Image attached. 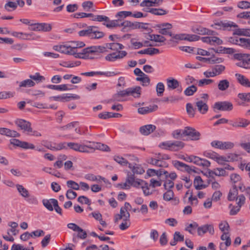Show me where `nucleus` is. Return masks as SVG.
Here are the masks:
<instances>
[{
	"label": "nucleus",
	"mask_w": 250,
	"mask_h": 250,
	"mask_svg": "<svg viewBox=\"0 0 250 250\" xmlns=\"http://www.w3.org/2000/svg\"><path fill=\"white\" fill-rule=\"evenodd\" d=\"M167 191L163 194V199L168 201L172 200L174 197V193L171 189H167Z\"/></svg>",
	"instance_id": "48"
},
{
	"label": "nucleus",
	"mask_w": 250,
	"mask_h": 250,
	"mask_svg": "<svg viewBox=\"0 0 250 250\" xmlns=\"http://www.w3.org/2000/svg\"><path fill=\"white\" fill-rule=\"evenodd\" d=\"M92 146L89 148L91 149H99L102 151H109L110 148L106 145L98 142H92Z\"/></svg>",
	"instance_id": "20"
},
{
	"label": "nucleus",
	"mask_w": 250,
	"mask_h": 250,
	"mask_svg": "<svg viewBox=\"0 0 250 250\" xmlns=\"http://www.w3.org/2000/svg\"><path fill=\"white\" fill-rule=\"evenodd\" d=\"M229 86V82L227 79L222 80L218 82V88L220 91H225Z\"/></svg>",
	"instance_id": "31"
},
{
	"label": "nucleus",
	"mask_w": 250,
	"mask_h": 250,
	"mask_svg": "<svg viewBox=\"0 0 250 250\" xmlns=\"http://www.w3.org/2000/svg\"><path fill=\"white\" fill-rule=\"evenodd\" d=\"M114 160L117 163L123 166H126L128 164H129L125 159L119 156H115L114 157Z\"/></svg>",
	"instance_id": "47"
},
{
	"label": "nucleus",
	"mask_w": 250,
	"mask_h": 250,
	"mask_svg": "<svg viewBox=\"0 0 250 250\" xmlns=\"http://www.w3.org/2000/svg\"><path fill=\"white\" fill-rule=\"evenodd\" d=\"M85 46V44L83 42H71V47L72 52L75 54L73 56L76 58L83 59H93V57L92 55L96 53L97 51H101V47H97V46H91L83 49L82 52L77 53V49L82 48Z\"/></svg>",
	"instance_id": "1"
},
{
	"label": "nucleus",
	"mask_w": 250,
	"mask_h": 250,
	"mask_svg": "<svg viewBox=\"0 0 250 250\" xmlns=\"http://www.w3.org/2000/svg\"><path fill=\"white\" fill-rule=\"evenodd\" d=\"M172 135L174 138L179 139L185 136V133H184V130L177 129L173 131Z\"/></svg>",
	"instance_id": "51"
},
{
	"label": "nucleus",
	"mask_w": 250,
	"mask_h": 250,
	"mask_svg": "<svg viewBox=\"0 0 250 250\" xmlns=\"http://www.w3.org/2000/svg\"><path fill=\"white\" fill-rule=\"evenodd\" d=\"M162 172V177L161 180H164V179H167L168 178H170L171 180H174L177 177L176 173L174 172L169 173L164 169Z\"/></svg>",
	"instance_id": "29"
},
{
	"label": "nucleus",
	"mask_w": 250,
	"mask_h": 250,
	"mask_svg": "<svg viewBox=\"0 0 250 250\" xmlns=\"http://www.w3.org/2000/svg\"><path fill=\"white\" fill-rule=\"evenodd\" d=\"M185 136H188L189 138L192 141H197L200 139L201 134L195 128L187 126L184 129Z\"/></svg>",
	"instance_id": "6"
},
{
	"label": "nucleus",
	"mask_w": 250,
	"mask_h": 250,
	"mask_svg": "<svg viewBox=\"0 0 250 250\" xmlns=\"http://www.w3.org/2000/svg\"><path fill=\"white\" fill-rule=\"evenodd\" d=\"M238 97L242 101L250 103V92L239 93Z\"/></svg>",
	"instance_id": "53"
},
{
	"label": "nucleus",
	"mask_w": 250,
	"mask_h": 250,
	"mask_svg": "<svg viewBox=\"0 0 250 250\" xmlns=\"http://www.w3.org/2000/svg\"><path fill=\"white\" fill-rule=\"evenodd\" d=\"M148 163L152 165L156 166L159 167H162L163 166L162 164L163 162L158 159L151 158L149 159Z\"/></svg>",
	"instance_id": "52"
},
{
	"label": "nucleus",
	"mask_w": 250,
	"mask_h": 250,
	"mask_svg": "<svg viewBox=\"0 0 250 250\" xmlns=\"http://www.w3.org/2000/svg\"><path fill=\"white\" fill-rule=\"evenodd\" d=\"M67 227L75 231H78L77 237L80 239H84L87 237L86 232L75 223H69Z\"/></svg>",
	"instance_id": "10"
},
{
	"label": "nucleus",
	"mask_w": 250,
	"mask_h": 250,
	"mask_svg": "<svg viewBox=\"0 0 250 250\" xmlns=\"http://www.w3.org/2000/svg\"><path fill=\"white\" fill-rule=\"evenodd\" d=\"M235 76L237 82L243 86L250 87V81L244 75L239 73H236Z\"/></svg>",
	"instance_id": "17"
},
{
	"label": "nucleus",
	"mask_w": 250,
	"mask_h": 250,
	"mask_svg": "<svg viewBox=\"0 0 250 250\" xmlns=\"http://www.w3.org/2000/svg\"><path fill=\"white\" fill-rule=\"evenodd\" d=\"M203 42L208 43L210 45H221L223 43V41L217 37H204L201 38Z\"/></svg>",
	"instance_id": "13"
},
{
	"label": "nucleus",
	"mask_w": 250,
	"mask_h": 250,
	"mask_svg": "<svg viewBox=\"0 0 250 250\" xmlns=\"http://www.w3.org/2000/svg\"><path fill=\"white\" fill-rule=\"evenodd\" d=\"M121 21V19H118L116 20H112L107 21L106 23H104V25H105L108 28H113L117 26H120V23Z\"/></svg>",
	"instance_id": "38"
},
{
	"label": "nucleus",
	"mask_w": 250,
	"mask_h": 250,
	"mask_svg": "<svg viewBox=\"0 0 250 250\" xmlns=\"http://www.w3.org/2000/svg\"><path fill=\"white\" fill-rule=\"evenodd\" d=\"M16 125L21 129L24 131H31V124L30 122H27L22 119L17 120L15 122Z\"/></svg>",
	"instance_id": "15"
},
{
	"label": "nucleus",
	"mask_w": 250,
	"mask_h": 250,
	"mask_svg": "<svg viewBox=\"0 0 250 250\" xmlns=\"http://www.w3.org/2000/svg\"><path fill=\"white\" fill-rule=\"evenodd\" d=\"M221 239L223 241H226L225 245L226 246H229L230 245L231 241L230 238V235L229 234V232H224L221 235Z\"/></svg>",
	"instance_id": "45"
},
{
	"label": "nucleus",
	"mask_w": 250,
	"mask_h": 250,
	"mask_svg": "<svg viewBox=\"0 0 250 250\" xmlns=\"http://www.w3.org/2000/svg\"><path fill=\"white\" fill-rule=\"evenodd\" d=\"M216 76L221 75L226 69L225 66L222 64H217L213 66L211 68Z\"/></svg>",
	"instance_id": "32"
},
{
	"label": "nucleus",
	"mask_w": 250,
	"mask_h": 250,
	"mask_svg": "<svg viewBox=\"0 0 250 250\" xmlns=\"http://www.w3.org/2000/svg\"><path fill=\"white\" fill-rule=\"evenodd\" d=\"M196 105L197 107L198 111L203 114L206 113L208 109V106L207 104L202 101V100H200L197 101L196 103Z\"/></svg>",
	"instance_id": "22"
},
{
	"label": "nucleus",
	"mask_w": 250,
	"mask_h": 250,
	"mask_svg": "<svg viewBox=\"0 0 250 250\" xmlns=\"http://www.w3.org/2000/svg\"><path fill=\"white\" fill-rule=\"evenodd\" d=\"M158 108L157 105H150L149 106L140 107L138 109V112L141 114H146L155 111Z\"/></svg>",
	"instance_id": "21"
},
{
	"label": "nucleus",
	"mask_w": 250,
	"mask_h": 250,
	"mask_svg": "<svg viewBox=\"0 0 250 250\" xmlns=\"http://www.w3.org/2000/svg\"><path fill=\"white\" fill-rule=\"evenodd\" d=\"M230 42L239 45L241 47L250 50V39L244 38L230 37L229 39Z\"/></svg>",
	"instance_id": "5"
},
{
	"label": "nucleus",
	"mask_w": 250,
	"mask_h": 250,
	"mask_svg": "<svg viewBox=\"0 0 250 250\" xmlns=\"http://www.w3.org/2000/svg\"><path fill=\"white\" fill-rule=\"evenodd\" d=\"M173 164L176 168L180 170H183L185 167H188V165L179 161H173Z\"/></svg>",
	"instance_id": "49"
},
{
	"label": "nucleus",
	"mask_w": 250,
	"mask_h": 250,
	"mask_svg": "<svg viewBox=\"0 0 250 250\" xmlns=\"http://www.w3.org/2000/svg\"><path fill=\"white\" fill-rule=\"evenodd\" d=\"M97 29V27L93 26L91 39H100L104 36V34L102 32L98 31Z\"/></svg>",
	"instance_id": "37"
},
{
	"label": "nucleus",
	"mask_w": 250,
	"mask_h": 250,
	"mask_svg": "<svg viewBox=\"0 0 250 250\" xmlns=\"http://www.w3.org/2000/svg\"><path fill=\"white\" fill-rule=\"evenodd\" d=\"M126 181L129 184L135 188H139L140 186L142 185L141 187L142 189H148V183L140 179H135V177L133 174H131L130 173L127 174L126 176Z\"/></svg>",
	"instance_id": "3"
},
{
	"label": "nucleus",
	"mask_w": 250,
	"mask_h": 250,
	"mask_svg": "<svg viewBox=\"0 0 250 250\" xmlns=\"http://www.w3.org/2000/svg\"><path fill=\"white\" fill-rule=\"evenodd\" d=\"M141 87L137 86L135 87L128 88L125 90L120 91L114 95L113 100L114 101H116L118 102L122 101V100L120 99V97L129 95H132L134 98H139L140 97L141 95Z\"/></svg>",
	"instance_id": "2"
},
{
	"label": "nucleus",
	"mask_w": 250,
	"mask_h": 250,
	"mask_svg": "<svg viewBox=\"0 0 250 250\" xmlns=\"http://www.w3.org/2000/svg\"><path fill=\"white\" fill-rule=\"evenodd\" d=\"M128 167L131 169L132 173L130 171H128L127 174L130 173L131 174H133L135 176V174H142L145 172V170L140 165L135 164V165L132 166V164H129Z\"/></svg>",
	"instance_id": "19"
},
{
	"label": "nucleus",
	"mask_w": 250,
	"mask_h": 250,
	"mask_svg": "<svg viewBox=\"0 0 250 250\" xmlns=\"http://www.w3.org/2000/svg\"><path fill=\"white\" fill-rule=\"evenodd\" d=\"M233 35L250 37V28H238L234 31Z\"/></svg>",
	"instance_id": "27"
},
{
	"label": "nucleus",
	"mask_w": 250,
	"mask_h": 250,
	"mask_svg": "<svg viewBox=\"0 0 250 250\" xmlns=\"http://www.w3.org/2000/svg\"><path fill=\"white\" fill-rule=\"evenodd\" d=\"M40 30L42 31L48 32L50 31L52 29L51 25L48 23H40Z\"/></svg>",
	"instance_id": "61"
},
{
	"label": "nucleus",
	"mask_w": 250,
	"mask_h": 250,
	"mask_svg": "<svg viewBox=\"0 0 250 250\" xmlns=\"http://www.w3.org/2000/svg\"><path fill=\"white\" fill-rule=\"evenodd\" d=\"M142 7H152L156 6L155 0H144L141 3Z\"/></svg>",
	"instance_id": "50"
},
{
	"label": "nucleus",
	"mask_w": 250,
	"mask_h": 250,
	"mask_svg": "<svg viewBox=\"0 0 250 250\" xmlns=\"http://www.w3.org/2000/svg\"><path fill=\"white\" fill-rule=\"evenodd\" d=\"M229 124L234 127L244 128L250 124V121L244 118H238L234 120L229 121Z\"/></svg>",
	"instance_id": "11"
},
{
	"label": "nucleus",
	"mask_w": 250,
	"mask_h": 250,
	"mask_svg": "<svg viewBox=\"0 0 250 250\" xmlns=\"http://www.w3.org/2000/svg\"><path fill=\"white\" fill-rule=\"evenodd\" d=\"M237 6L243 9L250 8V2L248 1H241L238 3Z\"/></svg>",
	"instance_id": "58"
},
{
	"label": "nucleus",
	"mask_w": 250,
	"mask_h": 250,
	"mask_svg": "<svg viewBox=\"0 0 250 250\" xmlns=\"http://www.w3.org/2000/svg\"><path fill=\"white\" fill-rule=\"evenodd\" d=\"M185 40L188 41L189 42H193L199 40L200 37L196 35L185 34Z\"/></svg>",
	"instance_id": "57"
},
{
	"label": "nucleus",
	"mask_w": 250,
	"mask_h": 250,
	"mask_svg": "<svg viewBox=\"0 0 250 250\" xmlns=\"http://www.w3.org/2000/svg\"><path fill=\"white\" fill-rule=\"evenodd\" d=\"M0 134L10 137H19L20 136V133L16 131L4 127L0 128Z\"/></svg>",
	"instance_id": "16"
},
{
	"label": "nucleus",
	"mask_w": 250,
	"mask_h": 250,
	"mask_svg": "<svg viewBox=\"0 0 250 250\" xmlns=\"http://www.w3.org/2000/svg\"><path fill=\"white\" fill-rule=\"evenodd\" d=\"M165 90V86L162 83H159L156 85V91L159 96H161Z\"/></svg>",
	"instance_id": "55"
},
{
	"label": "nucleus",
	"mask_w": 250,
	"mask_h": 250,
	"mask_svg": "<svg viewBox=\"0 0 250 250\" xmlns=\"http://www.w3.org/2000/svg\"><path fill=\"white\" fill-rule=\"evenodd\" d=\"M139 54H147L152 56L154 54L159 53V50L157 48L149 47L144 50H142L138 52Z\"/></svg>",
	"instance_id": "26"
},
{
	"label": "nucleus",
	"mask_w": 250,
	"mask_h": 250,
	"mask_svg": "<svg viewBox=\"0 0 250 250\" xmlns=\"http://www.w3.org/2000/svg\"><path fill=\"white\" fill-rule=\"evenodd\" d=\"M208 232L210 234H213L214 230L212 225L206 224L197 228V232L199 235H201Z\"/></svg>",
	"instance_id": "14"
},
{
	"label": "nucleus",
	"mask_w": 250,
	"mask_h": 250,
	"mask_svg": "<svg viewBox=\"0 0 250 250\" xmlns=\"http://www.w3.org/2000/svg\"><path fill=\"white\" fill-rule=\"evenodd\" d=\"M93 26H89L87 29L80 31L78 33L80 36H88L91 39Z\"/></svg>",
	"instance_id": "41"
},
{
	"label": "nucleus",
	"mask_w": 250,
	"mask_h": 250,
	"mask_svg": "<svg viewBox=\"0 0 250 250\" xmlns=\"http://www.w3.org/2000/svg\"><path fill=\"white\" fill-rule=\"evenodd\" d=\"M17 190L20 195L24 198L29 196V192L27 189L24 188L23 186L17 184L16 185Z\"/></svg>",
	"instance_id": "35"
},
{
	"label": "nucleus",
	"mask_w": 250,
	"mask_h": 250,
	"mask_svg": "<svg viewBox=\"0 0 250 250\" xmlns=\"http://www.w3.org/2000/svg\"><path fill=\"white\" fill-rule=\"evenodd\" d=\"M93 6V2L91 1H86L82 3V7L83 9L86 11H89V9Z\"/></svg>",
	"instance_id": "63"
},
{
	"label": "nucleus",
	"mask_w": 250,
	"mask_h": 250,
	"mask_svg": "<svg viewBox=\"0 0 250 250\" xmlns=\"http://www.w3.org/2000/svg\"><path fill=\"white\" fill-rule=\"evenodd\" d=\"M77 196V193L73 191L72 189H68L66 193L67 198L70 200L75 199Z\"/></svg>",
	"instance_id": "64"
},
{
	"label": "nucleus",
	"mask_w": 250,
	"mask_h": 250,
	"mask_svg": "<svg viewBox=\"0 0 250 250\" xmlns=\"http://www.w3.org/2000/svg\"><path fill=\"white\" fill-rule=\"evenodd\" d=\"M198 228V225L196 222H193L188 225L186 227L185 230L189 232L190 234H193L195 232V230Z\"/></svg>",
	"instance_id": "40"
},
{
	"label": "nucleus",
	"mask_w": 250,
	"mask_h": 250,
	"mask_svg": "<svg viewBox=\"0 0 250 250\" xmlns=\"http://www.w3.org/2000/svg\"><path fill=\"white\" fill-rule=\"evenodd\" d=\"M54 199H43L42 200V204L43 206L49 211L53 210V207L52 204V200H54Z\"/></svg>",
	"instance_id": "43"
},
{
	"label": "nucleus",
	"mask_w": 250,
	"mask_h": 250,
	"mask_svg": "<svg viewBox=\"0 0 250 250\" xmlns=\"http://www.w3.org/2000/svg\"><path fill=\"white\" fill-rule=\"evenodd\" d=\"M14 96V93L10 91H2L0 92V99H5L13 97Z\"/></svg>",
	"instance_id": "56"
},
{
	"label": "nucleus",
	"mask_w": 250,
	"mask_h": 250,
	"mask_svg": "<svg viewBox=\"0 0 250 250\" xmlns=\"http://www.w3.org/2000/svg\"><path fill=\"white\" fill-rule=\"evenodd\" d=\"M165 180V182L164 184V188L165 189H170L174 187V182L168 179H164Z\"/></svg>",
	"instance_id": "62"
},
{
	"label": "nucleus",
	"mask_w": 250,
	"mask_h": 250,
	"mask_svg": "<svg viewBox=\"0 0 250 250\" xmlns=\"http://www.w3.org/2000/svg\"><path fill=\"white\" fill-rule=\"evenodd\" d=\"M97 47H102L101 48L102 51H97V53L104 52L106 51V49L107 48L114 51H117L124 48V46L122 44L117 42L107 43L105 44V46H97Z\"/></svg>",
	"instance_id": "8"
},
{
	"label": "nucleus",
	"mask_w": 250,
	"mask_h": 250,
	"mask_svg": "<svg viewBox=\"0 0 250 250\" xmlns=\"http://www.w3.org/2000/svg\"><path fill=\"white\" fill-rule=\"evenodd\" d=\"M98 117L100 119H106L110 118H119L122 117V115L119 113L104 112L100 113Z\"/></svg>",
	"instance_id": "23"
},
{
	"label": "nucleus",
	"mask_w": 250,
	"mask_h": 250,
	"mask_svg": "<svg viewBox=\"0 0 250 250\" xmlns=\"http://www.w3.org/2000/svg\"><path fill=\"white\" fill-rule=\"evenodd\" d=\"M184 146L185 144L181 141L172 142L170 151H177L182 149Z\"/></svg>",
	"instance_id": "30"
},
{
	"label": "nucleus",
	"mask_w": 250,
	"mask_h": 250,
	"mask_svg": "<svg viewBox=\"0 0 250 250\" xmlns=\"http://www.w3.org/2000/svg\"><path fill=\"white\" fill-rule=\"evenodd\" d=\"M163 169H160L159 170H156L154 169H148L146 171L147 174L149 176H153L155 175H157L158 177L161 179L162 177V171Z\"/></svg>",
	"instance_id": "34"
},
{
	"label": "nucleus",
	"mask_w": 250,
	"mask_h": 250,
	"mask_svg": "<svg viewBox=\"0 0 250 250\" xmlns=\"http://www.w3.org/2000/svg\"><path fill=\"white\" fill-rule=\"evenodd\" d=\"M203 182L201 177L199 176H196L194 181V186L197 190H200L208 187V185L202 184Z\"/></svg>",
	"instance_id": "25"
},
{
	"label": "nucleus",
	"mask_w": 250,
	"mask_h": 250,
	"mask_svg": "<svg viewBox=\"0 0 250 250\" xmlns=\"http://www.w3.org/2000/svg\"><path fill=\"white\" fill-rule=\"evenodd\" d=\"M214 112L218 111H231L233 109V105L231 103L228 101L217 102L212 106Z\"/></svg>",
	"instance_id": "4"
},
{
	"label": "nucleus",
	"mask_w": 250,
	"mask_h": 250,
	"mask_svg": "<svg viewBox=\"0 0 250 250\" xmlns=\"http://www.w3.org/2000/svg\"><path fill=\"white\" fill-rule=\"evenodd\" d=\"M221 149H231L234 146V144L230 142H221Z\"/></svg>",
	"instance_id": "59"
},
{
	"label": "nucleus",
	"mask_w": 250,
	"mask_h": 250,
	"mask_svg": "<svg viewBox=\"0 0 250 250\" xmlns=\"http://www.w3.org/2000/svg\"><path fill=\"white\" fill-rule=\"evenodd\" d=\"M35 84L34 82L31 79H27L24 80L20 83L19 86L20 87H32L34 86Z\"/></svg>",
	"instance_id": "44"
},
{
	"label": "nucleus",
	"mask_w": 250,
	"mask_h": 250,
	"mask_svg": "<svg viewBox=\"0 0 250 250\" xmlns=\"http://www.w3.org/2000/svg\"><path fill=\"white\" fill-rule=\"evenodd\" d=\"M119 73H116L114 71H105V72H102V71H96V72H87L81 73L82 75H84L86 76H93L94 75H104L106 77H112L115 76L118 74Z\"/></svg>",
	"instance_id": "12"
},
{
	"label": "nucleus",
	"mask_w": 250,
	"mask_h": 250,
	"mask_svg": "<svg viewBox=\"0 0 250 250\" xmlns=\"http://www.w3.org/2000/svg\"><path fill=\"white\" fill-rule=\"evenodd\" d=\"M167 88L169 90H173L177 88L179 93L182 91V86L180 85L179 82L173 78H169L167 79Z\"/></svg>",
	"instance_id": "9"
},
{
	"label": "nucleus",
	"mask_w": 250,
	"mask_h": 250,
	"mask_svg": "<svg viewBox=\"0 0 250 250\" xmlns=\"http://www.w3.org/2000/svg\"><path fill=\"white\" fill-rule=\"evenodd\" d=\"M238 65L244 68L250 69V55L244 54V59Z\"/></svg>",
	"instance_id": "24"
},
{
	"label": "nucleus",
	"mask_w": 250,
	"mask_h": 250,
	"mask_svg": "<svg viewBox=\"0 0 250 250\" xmlns=\"http://www.w3.org/2000/svg\"><path fill=\"white\" fill-rule=\"evenodd\" d=\"M211 26L216 29L229 30L232 27H237L238 25L232 21H218L214 22V24L211 25Z\"/></svg>",
	"instance_id": "7"
},
{
	"label": "nucleus",
	"mask_w": 250,
	"mask_h": 250,
	"mask_svg": "<svg viewBox=\"0 0 250 250\" xmlns=\"http://www.w3.org/2000/svg\"><path fill=\"white\" fill-rule=\"evenodd\" d=\"M214 175L218 176H224L228 175L225 169L223 168H216L214 169Z\"/></svg>",
	"instance_id": "60"
},
{
	"label": "nucleus",
	"mask_w": 250,
	"mask_h": 250,
	"mask_svg": "<svg viewBox=\"0 0 250 250\" xmlns=\"http://www.w3.org/2000/svg\"><path fill=\"white\" fill-rule=\"evenodd\" d=\"M197 88L194 85H192L187 87L184 91V94L186 96H192L194 93L197 91Z\"/></svg>",
	"instance_id": "42"
},
{
	"label": "nucleus",
	"mask_w": 250,
	"mask_h": 250,
	"mask_svg": "<svg viewBox=\"0 0 250 250\" xmlns=\"http://www.w3.org/2000/svg\"><path fill=\"white\" fill-rule=\"evenodd\" d=\"M238 195V190H237V187L234 185L233 186V188L232 189H230L228 196V199L229 201H234L235 199H236V198Z\"/></svg>",
	"instance_id": "28"
},
{
	"label": "nucleus",
	"mask_w": 250,
	"mask_h": 250,
	"mask_svg": "<svg viewBox=\"0 0 250 250\" xmlns=\"http://www.w3.org/2000/svg\"><path fill=\"white\" fill-rule=\"evenodd\" d=\"M149 12L157 16H162L166 15L167 11L162 8H151L149 11Z\"/></svg>",
	"instance_id": "33"
},
{
	"label": "nucleus",
	"mask_w": 250,
	"mask_h": 250,
	"mask_svg": "<svg viewBox=\"0 0 250 250\" xmlns=\"http://www.w3.org/2000/svg\"><path fill=\"white\" fill-rule=\"evenodd\" d=\"M60 52L73 55V54H75L74 52H72V48L70 45H61V48H60Z\"/></svg>",
	"instance_id": "36"
},
{
	"label": "nucleus",
	"mask_w": 250,
	"mask_h": 250,
	"mask_svg": "<svg viewBox=\"0 0 250 250\" xmlns=\"http://www.w3.org/2000/svg\"><path fill=\"white\" fill-rule=\"evenodd\" d=\"M4 9L8 12L15 10L17 8V3L15 2L8 1L4 5Z\"/></svg>",
	"instance_id": "39"
},
{
	"label": "nucleus",
	"mask_w": 250,
	"mask_h": 250,
	"mask_svg": "<svg viewBox=\"0 0 250 250\" xmlns=\"http://www.w3.org/2000/svg\"><path fill=\"white\" fill-rule=\"evenodd\" d=\"M66 184L68 187L74 189V190H79L80 189V187L79 184L72 180H69L66 182Z\"/></svg>",
	"instance_id": "54"
},
{
	"label": "nucleus",
	"mask_w": 250,
	"mask_h": 250,
	"mask_svg": "<svg viewBox=\"0 0 250 250\" xmlns=\"http://www.w3.org/2000/svg\"><path fill=\"white\" fill-rule=\"evenodd\" d=\"M19 147L24 149H34L35 148V146L33 144L28 143L26 142L20 141Z\"/></svg>",
	"instance_id": "46"
},
{
	"label": "nucleus",
	"mask_w": 250,
	"mask_h": 250,
	"mask_svg": "<svg viewBox=\"0 0 250 250\" xmlns=\"http://www.w3.org/2000/svg\"><path fill=\"white\" fill-rule=\"evenodd\" d=\"M156 129V126L152 125H147L140 128V132L144 135H148Z\"/></svg>",
	"instance_id": "18"
}]
</instances>
